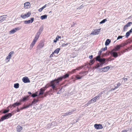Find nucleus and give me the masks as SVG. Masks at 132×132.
I'll return each instance as SVG.
<instances>
[{
  "label": "nucleus",
  "mask_w": 132,
  "mask_h": 132,
  "mask_svg": "<svg viewBox=\"0 0 132 132\" xmlns=\"http://www.w3.org/2000/svg\"><path fill=\"white\" fill-rule=\"evenodd\" d=\"M61 80L62 78L59 77L57 79H55L51 81L50 83L51 86L52 87L53 89H54L56 86L58 84L59 82Z\"/></svg>",
  "instance_id": "obj_1"
},
{
  "label": "nucleus",
  "mask_w": 132,
  "mask_h": 132,
  "mask_svg": "<svg viewBox=\"0 0 132 132\" xmlns=\"http://www.w3.org/2000/svg\"><path fill=\"white\" fill-rule=\"evenodd\" d=\"M90 64L89 63L88 64H85V65H82L80 67L77 68H76V69H74L72 70L71 71H69L68 72V73H73L76 71V70H79L80 69H82L83 67H85V68L88 67V68H89V67H90Z\"/></svg>",
  "instance_id": "obj_2"
},
{
  "label": "nucleus",
  "mask_w": 132,
  "mask_h": 132,
  "mask_svg": "<svg viewBox=\"0 0 132 132\" xmlns=\"http://www.w3.org/2000/svg\"><path fill=\"white\" fill-rule=\"evenodd\" d=\"M12 116V114L11 113H9L1 117L0 120V122L6 119H8L10 117Z\"/></svg>",
  "instance_id": "obj_3"
},
{
  "label": "nucleus",
  "mask_w": 132,
  "mask_h": 132,
  "mask_svg": "<svg viewBox=\"0 0 132 132\" xmlns=\"http://www.w3.org/2000/svg\"><path fill=\"white\" fill-rule=\"evenodd\" d=\"M96 61H98L100 63H105V61L106 60L105 58H101L100 55H98L96 57Z\"/></svg>",
  "instance_id": "obj_4"
},
{
  "label": "nucleus",
  "mask_w": 132,
  "mask_h": 132,
  "mask_svg": "<svg viewBox=\"0 0 132 132\" xmlns=\"http://www.w3.org/2000/svg\"><path fill=\"white\" fill-rule=\"evenodd\" d=\"M21 29V27H18L13 29L12 30H11L9 33L10 34H13L15 33L16 31H18Z\"/></svg>",
  "instance_id": "obj_5"
},
{
  "label": "nucleus",
  "mask_w": 132,
  "mask_h": 132,
  "mask_svg": "<svg viewBox=\"0 0 132 132\" xmlns=\"http://www.w3.org/2000/svg\"><path fill=\"white\" fill-rule=\"evenodd\" d=\"M114 50H112L111 51L109 52V53L111 55H112L113 56L115 57H116L118 56V54L116 52H114Z\"/></svg>",
  "instance_id": "obj_6"
},
{
  "label": "nucleus",
  "mask_w": 132,
  "mask_h": 132,
  "mask_svg": "<svg viewBox=\"0 0 132 132\" xmlns=\"http://www.w3.org/2000/svg\"><path fill=\"white\" fill-rule=\"evenodd\" d=\"M101 29H95L93 30L91 34L93 35H97L99 34L100 32Z\"/></svg>",
  "instance_id": "obj_7"
},
{
  "label": "nucleus",
  "mask_w": 132,
  "mask_h": 132,
  "mask_svg": "<svg viewBox=\"0 0 132 132\" xmlns=\"http://www.w3.org/2000/svg\"><path fill=\"white\" fill-rule=\"evenodd\" d=\"M94 127L97 129H102L103 128V127L101 124H96L94 125Z\"/></svg>",
  "instance_id": "obj_8"
},
{
  "label": "nucleus",
  "mask_w": 132,
  "mask_h": 132,
  "mask_svg": "<svg viewBox=\"0 0 132 132\" xmlns=\"http://www.w3.org/2000/svg\"><path fill=\"white\" fill-rule=\"evenodd\" d=\"M31 15V13L30 12H28L27 13L24 15H21V17L23 19H24L26 18H27L29 16Z\"/></svg>",
  "instance_id": "obj_9"
},
{
  "label": "nucleus",
  "mask_w": 132,
  "mask_h": 132,
  "mask_svg": "<svg viewBox=\"0 0 132 132\" xmlns=\"http://www.w3.org/2000/svg\"><path fill=\"white\" fill-rule=\"evenodd\" d=\"M30 20L24 21H23L24 23L26 24H29L30 23H32L34 21V18H30Z\"/></svg>",
  "instance_id": "obj_10"
},
{
  "label": "nucleus",
  "mask_w": 132,
  "mask_h": 132,
  "mask_svg": "<svg viewBox=\"0 0 132 132\" xmlns=\"http://www.w3.org/2000/svg\"><path fill=\"white\" fill-rule=\"evenodd\" d=\"M7 17V15H4L0 16V23L3 22Z\"/></svg>",
  "instance_id": "obj_11"
},
{
  "label": "nucleus",
  "mask_w": 132,
  "mask_h": 132,
  "mask_svg": "<svg viewBox=\"0 0 132 132\" xmlns=\"http://www.w3.org/2000/svg\"><path fill=\"white\" fill-rule=\"evenodd\" d=\"M22 80L24 83H27L30 82L29 78L27 77H23L22 79Z\"/></svg>",
  "instance_id": "obj_12"
},
{
  "label": "nucleus",
  "mask_w": 132,
  "mask_h": 132,
  "mask_svg": "<svg viewBox=\"0 0 132 132\" xmlns=\"http://www.w3.org/2000/svg\"><path fill=\"white\" fill-rule=\"evenodd\" d=\"M30 7V3L29 2H27L24 4V8L25 9H29Z\"/></svg>",
  "instance_id": "obj_13"
},
{
  "label": "nucleus",
  "mask_w": 132,
  "mask_h": 132,
  "mask_svg": "<svg viewBox=\"0 0 132 132\" xmlns=\"http://www.w3.org/2000/svg\"><path fill=\"white\" fill-rule=\"evenodd\" d=\"M110 67L109 66H107L101 69V72H106L108 70L110 69Z\"/></svg>",
  "instance_id": "obj_14"
},
{
  "label": "nucleus",
  "mask_w": 132,
  "mask_h": 132,
  "mask_svg": "<svg viewBox=\"0 0 132 132\" xmlns=\"http://www.w3.org/2000/svg\"><path fill=\"white\" fill-rule=\"evenodd\" d=\"M75 111V110H71V111H69L68 112L63 113V114L62 115V116L64 117L69 116L72 113V112L74 111Z\"/></svg>",
  "instance_id": "obj_15"
},
{
  "label": "nucleus",
  "mask_w": 132,
  "mask_h": 132,
  "mask_svg": "<svg viewBox=\"0 0 132 132\" xmlns=\"http://www.w3.org/2000/svg\"><path fill=\"white\" fill-rule=\"evenodd\" d=\"M131 24H132V22H128L127 23V24L124 26L123 29L124 30L127 29V27L130 26V25Z\"/></svg>",
  "instance_id": "obj_16"
},
{
  "label": "nucleus",
  "mask_w": 132,
  "mask_h": 132,
  "mask_svg": "<svg viewBox=\"0 0 132 132\" xmlns=\"http://www.w3.org/2000/svg\"><path fill=\"white\" fill-rule=\"evenodd\" d=\"M99 98L100 96H96L91 99V101H92L93 102H95L97 100L99 99Z\"/></svg>",
  "instance_id": "obj_17"
},
{
  "label": "nucleus",
  "mask_w": 132,
  "mask_h": 132,
  "mask_svg": "<svg viewBox=\"0 0 132 132\" xmlns=\"http://www.w3.org/2000/svg\"><path fill=\"white\" fill-rule=\"evenodd\" d=\"M36 42V41H35L34 40H33V41L32 42V43H31L30 45V46L29 48V49L30 50H31L32 48L35 45Z\"/></svg>",
  "instance_id": "obj_18"
},
{
  "label": "nucleus",
  "mask_w": 132,
  "mask_h": 132,
  "mask_svg": "<svg viewBox=\"0 0 132 132\" xmlns=\"http://www.w3.org/2000/svg\"><path fill=\"white\" fill-rule=\"evenodd\" d=\"M40 35V34L37 32L35 35V37L34 40L37 41V40H38V39L39 38V36Z\"/></svg>",
  "instance_id": "obj_19"
},
{
  "label": "nucleus",
  "mask_w": 132,
  "mask_h": 132,
  "mask_svg": "<svg viewBox=\"0 0 132 132\" xmlns=\"http://www.w3.org/2000/svg\"><path fill=\"white\" fill-rule=\"evenodd\" d=\"M69 73H68L65 74L62 77H59V78H62V80L63 79H65L66 78L69 77Z\"/></svg>",
  "instance_id": "obj_20"
},
{
  "label": "nucleus",
  "mask_w": 132,
  "mask_h": 132,
  "mask_svg": "<svg viewBox=\"0 0 132 132\" xmlns=\"http://www.w3.org/2000/svg\"><path fill=\"white\" fill-rule=\"evenodd\" d=\"M104 63H98L97 65L95 66V68H97L100 67H102L103 64Z\"/></svg>",
  "instance_id": "obj_21"
},
{
  "label": "nucleus",
  "mask_w": 132,
  "mask_h": 132,
  "mask_svg": "<svg viewBox=\"0 0 132 132\" xmlns=\"http://www.w3.org/2000/svg\"><path fill=\"white\" fill-rule=\"evenodd\" d=\"M132 28L129 31L127 32L126 34V37L127 38H128L130 34V33L132 32Z\"/></svg>",
  "instance_id": "obj_22"
},
{
  "label": "nucleus",
  "mask_w": 132,
  "mask_h": 132,
  "mask_svg": "<svg viewBox=\"0 0 132 132\" xmlns=\"http://www.w3.org/2000/svg\"><path fill=\"white\" fill-rule=\"evenodd\" d=\"M22 129V127L19 125L17 127V130L18 132L20 131Z\"/></svg>",
  "instance_id": "obj_23"
},
{
  "label": "nucleus",
  "mask_w": 132,
  "mask_h": 132,
  "mask_svg": "<svg viewBox=\"0 0 132 132\" xmlns=\"http://www.w3.org/2000/svg\"><path fill=\"white\" fill-rule=\"evenodd\" d=\"M43 29V27L42 26L40 27L37 33L41 34Z\"/></svg>",
  "instance_id": "obj_24"
},
{
  "label": "nucleus",
  "mask_w": 132,
  "mask_h": 132,
  "mask_svg": "<svg viewBox=\"0 0 132 132\" xmlns=\"http://www.w3.org/2000/svg\"><path fill=\"white\" fill-rule=\"evenodd\" d=\"M120 48V47L119 45H117L115 47V48L113 49V50H114V51H116L119 50Z\"/></svg>",
  "instance_id": "obj_25"
},
{
  "label": "nucleus",
  "mask_w": 132,
  "mask_h": 132,
  "mask_svg": "<svg viewBox=\"0 0 132 132\" xmlns=\"http://www.w3.org/2000/svg\"><path fill=\"white\" fill-rule=\"evenodd\" d=\"M21 104V103L20 102H16V103H14L13 104L12 106H13L14 107H15L16 106H18L19 105Z\"/></svg>",
  "instance_id": "obj_26"
},
{
  "label": "nucleus",
  "mask_w": 132,
  "mask_h": 132,
  "mask_svg": "<svg viewBox=\"0 0 132 132\" xmlns=\"http://www.w3.org/2000/svg\"><path fill=\"white\" fill-rule=\"evenodd\" d=\"M47 15H44L40 16V19L43 20V19H46L47 18Z\"/></svg>",
  "instance_id": "obj_27"
},
{
  "label": "nucleus",
  "mask_w": 132,
  "mask_h": 132,
  "mask_svg": "<svg viewBox=\"0 0 132 132\" xmlns=\"http://www.w3.org/2000/svg\"><path fill=\"white\" fill-rule=\"evenodd\" d=\"M11 58V57L10 56H9L8 55L7 56V57L6 58L5 61H6V62L7 63L10 61V59Z\"/></svg>",
  "instance_id": "obj_28"
},
{
  "label": "nucleus",
  "mask_w": 132,
  "mask_h": 132,
  "mask_svg": "<svg viewBox=\"0 0 132 132\" xmlns=\"http://www.w3.org/2000/svg\"><path fill=\"white\" fill-rule=\"evenodd\" d=\"M38 101V100L35 99H34L32 102V105L35 104Z\"/></svg>",
  "instance_id": "obj_29"
},
{
  "label": "nucleus",
  "mask_w": 132,
  "mask_h": 132,
  "mask_svg": "<svg viewBox=\"0 0 132 132\" xmlns=\"http://www.w3.org/2000/svg\"><path fill=\"white\" fill-rule=\"evenodd\" d=\"M40 91L39 93V95H42L43 94L44 92V91L45 90L44 89H43L42 88H41L40 89Z\"/></svg>",
  "instance_id": "obj_30"
},
{
  "label": "nucleus",
  "mask_w": 132,
  "mask_h": 132,
  "mask_svg": "<svg viewBox=\"0 0 132 132\" xmlns=\"http://www.w3.org/2000/svg\"><path fill=\"white\" fill-rule=\"evenodd\" d=\"M60 48H57L54 51L53 53H56L57 54L60 51Z\"/></svg>",
  "instance_id": "obj_31"
},
{
  "label": "nucleus",
  "mask_w": 132,
  "mask_h": 132,
  "mask_svg": "<svg viewBox=\"0 0 132 132\" xmlns=\"http://www.w3.org/2000/svg\"><path fill=\"white\" fill-rule=\"evenodd\" d=\"M111 42L110 40L109 39H107L105 43V45H108Z\"/></svg>",
  "instance_id": "obj_32"
},
{
  "label": "nucleus",
  "mask_w": 132,
  "mask_h": 132,
  "mask_svg": "<svg viewBox=\"0 0 132 132\" xmlns=\"http://www.w3.org/2000/svg\"><path fill=\"white\" fill-rule=\"evenodd\" d=\"M85 75H83L79 76V75H77L76 77V78L77 79H81L83 76H84Z\"/></svg>",
  "instance_id": "obj_33"
},
{
  "label": "nucleus",
  "mask_w": 132,
  "mask_h": 132,
  "mask_svg": "<svg viewBox=\"0 0 132 132\" xmlns=\"http://www.w3.org/2000/svg\"><path fill=\"white\" fill-rule=\"evenodd\" d=\"M14 87L16 88H18L19 87V84L18 83L15 84L14 85Z\"/></svg>",
  "instance_id": "obj_34"
},
{
  "label": "nucleus",
  "mask_w": 132,
  "mask_h": 132,
  "mask_svg": "<svg viewBox=\"0 0 132 132\" xmlns=\"http://www.w3.org/2000/svg\"><path fill=\"white\" fill-rule=\"evenodd\" d=\"M132 41H131L130 40H128L127 41H126L125 43H124V44L125 45H127L128 44L130 43V42Z\"/></svg>",
  "instance_id": "obj_35"
},
{
  "label": "nucleus",
  "mask_w": 132,
  "mask_h": 132,
  "mask_svg": "<svg viewBox=\"0 0 132 132\" xmlns=\"http://www.w3.org/2000/svg\"><path fill=\"white\" fill-rule=\"evenodd\" d=\"M13 53H14V52L13 51L11 52H10L9 53L8 55L9 56L11 57V58L12 56V55L13 54Z\"/></svg>",
  "instance_id": "obj_36"
},
{
  "label": "nucleus",
  "mask_w": 132,
  "mask_h": 132,
  "mask_svg": "<svg viewBox=\"0 0 132 132\" xmlns=\"http://www.w3.org/2000/svg\"><path fill=\"white\" fill-rule=\"evenodd\" d=\"M9 111V109H8V110H5L3 112V113H4V114H5L6 113H7Z\"/></svg>",
  "instance_id": "obj_37"
},
{
  "label": "nucleus",
  "mask_w": 132,
  "mask_h": 132,
  "mask_svg": "<svg viewBox=\"0 0 132 132\" xmlns=\"http://www.w3.org/2000/svg\"><path fill=\"white\" fill-rule=\"evenodd\" d=\"M107 21L106 19H103V20H102V21H101L100 23V24H102V23H105L106 21Z\"/></svg>",
  "instance_id": "obj_38"
},
{
  "label": "nucleus",
  "mask_w": 132,
  "mask_h": 132,
  "mask_svg": "<svg viewBox=\"0 0 132 132\" xmlns=\"http://www.w3.org/2000/svg\"><path fill=\"white\" fill-rule=\"evenodd\" d=\"M39 45L40 47L41 48L44 46V44L43 43H42L39 44Z\"/></svg>",
  "instance_id": "obj_39"
},
{
  "label": "nucleus",
  "mask_w": 132,
  "mask_h": 132,
  "mask_svg": "<svg viewBox=\"0 0 132 132\" xmlns=\"http://www.w3.org/2000/svg\"><path fill=\"white\" fill-rule=\"evenodd\" d=\"M121 85V84L120 82H118L117 84V86H116V88H118L119 86H120Z\"/></svg>",
  "instance_id": "obj_40"
},
{
  "label": "nucleus",
  "mask_w": 132,
  "mask_h": 132,
  "mask_svg": "<svg viewBox=\"0 0 132 132\" xmlns=\"http://www.w3.org/2000/svg\"><path fill=\"white\" fill-rule=\"evenodd\" d=\"M69 44V43H67L66 44H64V43L63 44H62V47H65V46H66L67 45H68V44Z\"/></svg>",
  "instance_id": "obj_41"
},
{
  "label": "nucleus",
  "mask_w": 132,
  "mask_h": 132,
  "mask_svg": "<svg viewBox=\"0 0 132 132\" xmlns=\"http://www.w3.org/2000/svg\"><path fill=\"white\" fill-rule=\"evenodd\" d=\"M120 48L125 46L124 43H122L120 45H119Z\"/></svg>",
  "instance_id": "obj_42"
},
{
  "label": "nucleus",
  "mask_w": 132,
  "mask_h": 132,
  "mask_svg": "<svg viewBox=\"0 0 132 132\" xmlns=\"http://www.w3.org/2000/svg\"><path fill=\"white\" fill-rule=\"evenodd\" d=\"M28 108L27 106H24L23 107L20 108V110H22L23 109Z\"/></svg>",
  "instance_id": "obj_43"
},
{
  "label": "nucleus",
  "mask_w": 132,
  "mask_h": 132,
  "mask_svg": "<svg viewBox=\"0 0 132 132\" xmlns=\"http://www.w3.org/2000/svg\"><path fill=\"white\" fill-rule=\"evenodd\" d=\"M87 73V71H85L84 72H81L80 73V74H83L84 73H85V75H86Z\"/></svg>",
  "instance_id": "obj_44"
},
{
  "label": "nucleus",
  "mask_w": 132,
  "mask_h": 132,
  "mask_svg": "<svg viewBox=\"0 0 132 132\" xmlns=\"http://www.w3.org/2000/svg\"><path fill=\"white\" fill-rule=\"evenodd\" d=\"M51 124H48L47 126V128L48 129L50 128H51Z\"/></svg>",
  "instance_id": "obj_45"
},
{
  "label": "nucleus",
  "mask_w": 132,
  "mask_h": 132,
  "mask_svg": "<svg viewBox=\"0 0 132 132\" xmlns=\"http://www.w3.org/2000/svg\"><path fill=\"white\" fill-rule=\"evenodd\" d=\"M37 95L35 94L34 93L31 96L33 97H35L37 96Z\"/></svg>",
  "instance_id": "obj_46"
},
{
  "label": "nucleus",
  "mask_w": 132,
  "mask_h": 132,
  "mask_svg": "<svg viewBox=\"0 0 132 132\" xmlns=\"http://www.w3.org/2000/svg\"><path fill=\"white\" fill-rule=\"evenodd\" d=\"M27 98V97H24L22 99V101H24L26 100Z\"/></svg>",
  "instance_id": "obj_47"
},
{
  "label": "nucleus",
  "mask_w": 132,
  "mask_h": 132,
  "mask_svg": "<svg viewBox=\"0 0 132 132\" xmlns=\"http://www.w3.org/2000/svg\"><path fill=\"white\" fill-rule=\"evenodd\" d=\"M107 49V47H105L104 48H102V50L103 51H105Z\"/></svg>",
  "instance_id": "obj_48"
},
{
  "label": "nucleus",
  "mask_w": 132,
  "mask_h": 132,
  "mask_svg": "<svg viewBox=\"0 0 132 132\" xmlns=\"http://www.w3.org/2000/svg\"><path fill=\"white\" fill-rule=\"evenodd\" d=\"M123 37V36H118V37L117 38V40H118L119 39L121 38H122V37Z\"/></svg>",
  "instance_id": "obj_49"
},
{
  "label": "nucleus",
  "mask_w": 132,
  "mask_h": 132,
  "mask_svg": "<svg viewBox=\"0 0 132 132\" xmlns=\"http://www.w3.org/2000/svg\"><path fill=\"white\" fill-rule=\"evenodd\" d=\"M61 38V36H58L56 37V39L57 40H58L59 39V38Z\"/></svg>",
  "instance_id": "obj_50"
},
{
  "label": "nucleus",
  "mask_w": 132,
  "mask_h": 132,
  "mask_svg": "<svg viewBox=\"0 0 132 132\" xmlns=\"http://www.w3.org/2000/svg\"><path fill=\"white\" fill-rule=\"evenodd\" d=\"M62 88H61L60 90H59L58 92L57 93V94H60L61 92V90L62 89Z\"/></svg>",
  "instance_id": "obj_51"
},
{
  "label": "nucleus",
  "mask_w": 132,
  "mask_h": 132,
  "mask_svg": "<svg viewBox=\"0 0 132 132\" xmlns=\"http://www.w3.org/2000/svg\"><path fill=\"white\" fill-rule=\"evenodd\" d=\"M32 103L31 104H29L28 105H27V108H28L29 107H30V106H31L32 105Z\"/></svg>",
  "instance_id": "obj_52"
},
{
  "label": "nucleus",
  "mask_w": 132,
  "mask_h": 132,
  "mask_svg": "<svg viewBox=\"0 0 132 132\" xmlns=\"http://www.w3.org/2000/svg\"><path fill=\"white\" fill-rule=\"evenodd\" d=\"M32 103L31 104H29L28 105H27V108H28L29 107H30V106H31L32 105Z\"/></svg>",
  "instance_id": "obj_53"
},
{
  "label": "nucleus",
  "mask_w": 132,
  "mask_h": 132,
  "mask_svg": "<svg viewBox=\"0 0 132 132\" xmlns=\"http://www.w3.org/2000/svg\"><path fill=\"white\" fill-rule=\"evenodd\" d=\"M127 49H126L125 50H123V51H122L121 52L122 53H124L126 52V50H127Z\"/></svg>",
  "instance_id": "obj_54"
},
{
  "label": "nucleus",
  "mask_w": 132,
  "mask_h": 132,
  "mask_svg": "<svg viewBox=\"0 0 132 132\" xmlns=\"http://www.w3.org/2000/svg\"><path fill=\"white\" fill-rule=\"evenodd\" d=\"M54 53L53 52L52 54H51L50 56V57H53V55L54 54Z\"/></svg>",
  "instance_id": "obj_55"
},
{
  "label": "nucleus",
  "mask_w": 132,
  "mask_h": 132,
  "mask_svg": "<svg viewBox=\"0 0 132 132\" xmlns=\"http://www.w3.org/2000/svg\"><path fill=\"white\" fill-rule=\"evenodd\" d=\"M128 130H124L122 131L121 132H127Z\"/></svg>",
  "instance_id": "obj_56"
},
{
  "label": "nucleus",
  "mask_w": 132,
  "mask_h": 132,
  "mask_svg": "<svg viewBox=\"0 0 132 132\" xmlns=\"http://www.w3.org/2000/svg\"><path fill=\"white\" fill-rule=\"evenodd\" d=\"M123 79L125 81H127L128 80V79L127 78H123Z\"/></svg>",
  "instance_id": "obj_57"
},
{
  "label": "nucleus",
  "mask_w": 132,
  "mask_h": 132,
  "mask_svg": "<svg viewBox=\"0 0 132 132\" xmlns=\"http://www.w3.org/2000/svg\"><path fill=\"white\" fill-rule=\"evenodd\" d=\"M103 94V92H100L99 94V96H101V95Z\"/></svg>",
  "instance_id": "obj_58"
},
{
  "label": "nucleus",
  "mask_w": 132,
  "mask_h": 132,
  "mask_svg": "<svg viewBox=\"0 0 132 132\" xmlns=\"http://www.w3.org/2000/svg\"><path fill=\"white\" fill-rule=\"evenodd\" d=\"M116 89H117V88H116V87H115L114 88H112L110 90H114Z\"/></svg>",
  "instance_id": "obj_59"
},
{
  "label": "nucleus",
  "mask_w": 132,
  "mask_h": 132,
  "mask_svg": "<svg viewBox=\"0 0 132 132\" xmlns=\"http://www.w3.org/2000/svg\"><path fill=\"white\" fill-rule=\"evenodd\" d=\"M46 4H45V5L42 7L43 9H44L46 7Z\"/></svg>",
  "instance_id": "obj_60"
},
{
  "label": "nucleus",
  "mask_w": 132,
  "mask_h": 132,
  "mask_svg": "<svg viewBox=\"0 0 132 132\" xmlns=\"http://www.w3.org/2000/svg\"><path fill=\"white\" fill-rule=\"evenodd\" d=\"M16 111L18 112H19L20 111V110L18 108H17V109L16 110Z\"/></svg>",
  "instance_id": "obj_61"
},
{
  "label": "nucleus",
  "mask_w": 132,
  "mask_h": 132,
  "mask_svg": "<svg viewBox=\"0 0 132 132\" xmlns=\"http://www.w3.org/2000/svg\"><path fill=\"white\" fill-rule=\"evenodd\" d=\"M38 11L39 12H41L42 11V10H41V9L40 8V9H38Z\"/></svg>",
  "instance_id": "obj_62"
},
{
  "label": "nucleus",
  "mask_w": 132,
  "mask_h": 132,
  "mask_svg": "<svg viewBox=\"0 0 132 132\" xmlns=\"http://www.w3.org/2000/svg\"><path fill=\"white\" fill-rule=\"evenodd\" d=\"M57 40L56 39H54V43H56L57 41Z\"/></svg>",
  "instance_id": "obj_63"
},
{
  "label": "nucleus",
  "mask_w": 132,
  "mask_h": 132,
  "mask_svg": "<svg viewBox=\"0 0 132 132\" xmlns=\"http://www.w3.org/2000/svg\"><path fill=\"white\" fill-rule=\"evenodd\" d=\"M93 63V60H91V64H92Z\"/></svg>",
  "instance_id": "obj_64"
}]
</instances>
